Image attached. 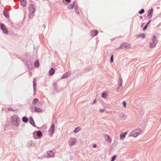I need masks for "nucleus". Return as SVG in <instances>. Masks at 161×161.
I'll return each instance as SVG.
<instances>
[{
  "label": "nucleus",
  "mask_w": 161,
  "mask_h": 161,
  "mask_svg": "<svg viewBox=\"0 0 161 161\" xmlns=\"http://www.w3.org/2000/svg\"><path fill=\"white\" fill-rule=\"evenodd\" d=\"M11 123L14 126H17L20 122V119L16 114L14 115L11 118Z\"/></svg>",
  "instance_id": "1"
},
{
  "label": "nucleus",
  "mask_w": 161,
  "mask_h": 161,
  "mask_svg": "<svg viewBox=\"0 0 161 161\" xmlns=\"http://www.w3.org/2000/svg\"><path fill=\"white\" fill-rule=\"evenodd\" d=\"M75 1H73L72 2V3L70 5L67 6V8L68 9H73L74 7H75Z\"/></svg>",
  "instance_id": "12"
},
{
  "label": "nucleus",
  "mask_w": 161,
  "mask_h": 161,
  "mask_svg": "<svg viewBox=\"0 0 161 161\" xmlns=\"http://www.w3.org/2000/svg\"><path fill=\"white\" fill-rule=\"evenodd\" d=\"M35 8L34 5L32 4L30 5L29 7V12L30 13L29 15V18H32L33 15L35 11Z\"/></svg>",
  "instance_id": "2"
},
{
  "label": "nucleus",
  "mask_w": 161,
  "mask_h": 161,
  "mask_svg": "<svg viewBox=\"0 0 161 161\" xmlns=\"http://www.w3.org/2000/svg\"><path fill=\"white\" fill-rule=\"evenodd\" d=\"M120 47H121V48H131L130 45L129 44L126 43H122L120 46Z\"/></svg>",
  "instance_id": "7"
},
{
  "label": "nucleus",
  "mask_w": 161,
  "mask_h": 161,
  "mask_svg": "<svg viewBox=\"0 0 161 161\" xmlns=\"http://www.w3.org/2000/svg\"><path fill=\"white\" fill-rule=\"evenodd\" d=\"M69 75V74L68 72H67L65 74H64L62 77L61 79H64L67 78L68 76Z\"/></svg>",
  "instance_id": "22"
},
{
  "label": "nucleus",
  "mask_w": 161,
  "mask_h": 161,
  "mask_svg": "<svg viewBox=\"0 0 161 161\" xmlns=\"http://www.w3.org/2000/svg\"><path fill=\"white\" fill-rule=\"evenodd\" d=\"M34 66L36 68H38L39 66V62L38 60H36L34 63Z\"/></svg>",
  "instance_id": "19"
},
{
  "label": "nucleus",
  "mask_w": 161,
  "mask_h": 161,
  "mask_svg": "<svg viewBox=\"0 0 161 161\" xmlns=\"http://www.w3.org/2000/svg\"><path fill=\"white\" fill-rule=\"evenodd\" d=\"M80 130H81V129H80V127H78L75 128L73 132L75 133H76L78 132H79Z\"/></svg>",
  "instance_id": "28"
},
{
  "label": "nucleus",
  "mask_w": 161,
  "mask_h": 161,
  "mask_svg": "<svg viewBox=\"0 0 161 161\" xmlns=\"http://www.w3.org/2000/svg\"><path fill=\"white\" fill-rule=\"evenodd\" d=\"M136 36L138 37H141L142 38H144L145 37V35L144 34L142 33L139 35H137Z\"/></svg>",
  "instance_id": "26"
},
{
  "label": "nucleus",
  "mask_w": 161,
  "mask_h": 161,
  "mask_svg": "<svg viewBox=\"0 0 161 161\" xmlns=\"http://www.w3.org/2000/svg\"><path fill=\"white\" fill-rule=\"evenodd\" d=\"M76 143V139L75 137H71L69 139V144L70 146H74Z\"/></svg>",
  "instance_id": "5"
},
{
  "label": "nucleus",
  "mask_w": 161,
  "mask_h": 161,
  "mask_svg": "<svg viewBox=\"0 0 161 161\" xmlns=\"http://www.w3.org/2000/svg\"><path fill=\"white\" fill-rule=\"evenodd\" d=\"M123 104V105L124 107H125L126 106V103L125 101H124L122 102Z\"/></svg>",
  "instance_id": "40"
},
{
  "label": "nucleus",
  "mask_w": 161,
  "mask_h": 161,
  "mask_svg": "<svg viewBox=\"0 0 161 161\" xmlns=\"http://www.w3.org/2000/svg\"><path fill=\"white\" fill-rule=\"evenodd\" d=\"M28 120V119L25 116H24L22 118V121L23 122L26 123Z\"/></svg>",
  "instance_id": "23"
},
{
  "label": "nucleus",
  "mask_w": 161,
  "mask_h": 161,
  "mask_svg": "<svg viewBox=\"0 0 161 161\" xmlns=\"http://www.w3.org/2000/svg\"><path fill=\"white\" fill-rule=\"evenodd\" d=\"M33 88L34 90V93H35V91H36V78L33 79Z\"/></svg>",
  "instance_id": "9"
},
{
  "label": "nucleus",
  "mask_w": 161,
  "mask_h": 161,
  "mask_svg": "<svg viewBox=\"0 0 161 161\" xmlns=\"http://www.w3.org/2000/svg\"><path fill=\"white\" fill-rule=\"evenodd\" d=\"M47 153L48 157H53L54 156V153L52 150L47 151Z\"/></svg>",
  "instance_id": "14"
},
{
  "label": "nucleus",
  "mask_w": 161,
  "mask_h": 161,
  "mask_svg": "<svg viewBox=\"0 0 161 161\" xmlns=\"http://www.w3.org/2000/svg\"><path fill=\"white\" fill-rule=\"evenodd\" d=\"M55 71L53 68H50L49 71V75L50 76L53 75L55 73Z\"/></svg>",
  "instance_id": "15"
},
{
  "label": "nucleus",
  "mask_w": 161,
  "mask_h": 161,
  "mask_svg": "<svg viewBox=\"0 0 161 161\" xmlns=\"http://www.w3.org/2000/svg\"><path fill=\"white\" fill-rule=\"evenodd\" d=\"M96 102H97V100H96V99H95L94 100V101H93V104H96Z\"/></svg>",
  "instance_id": "45"
},
{
  "label": "nucleus",
  "mask_w": 161,
  "mask_h": 161,
  "mask_svg": "<svg viewBox=\"0 0 161 161\" xmlns=\"http://www.w3.org/2000/svg\"><path fill=\"white\" fill-rule=\"evenodd\" d=\"M121 48V47H120V46L119 47H117L116 49V50H118L120 48Z\"/></svg>",
  "instance_id": "47"
},
{
  "label": "nucleus",
  "mask_w": 161,
  "mask_h": 161,
  "mask_svg": "<svg viewBox=\"0 0 161 161\" xmlns=\"http://www.w3.org/2000/svg\"><path fill=\"white\" fill-rule=\"evenodd\" d=\"M106 93L104 92L103 93L101 94L102 97L104 98H105L106 97Z\"/></svg>",
  "instance_id": "34"
},
{
  "label": "nucleus",
  "mask_w": 161,
  "mask_h": 161,
  "mask_svg": "<svg viewBox=\"0 0 161 161\" xmlns=\"http://www.w3.org/2000/svg\"><path fill=\"white\" fill-rule=\"evenodd\" d=\"M65 1L68 3H69L71 2V0H65Z\"/></svg>",
  "instance_id": "44"
},
{
  "label": "nucleus",
  "mask_w": 161,
  "mask_h": 161,
  "mask_svg": "<svg viewBox=\"0 0 161 161\" xmlns=\"http://www.w3.org/2000/svg\"><path fill=\"white\" fill-rule=\"evenodd\" d=\"M8 111H11L13 112H14L15 110L11 108H8Z\"/></svg>",
  "instance_id": "41"
},
{
  "label": "nucleus",
  "mask_w": 161,
  "mask_h": 161,
  "mask_svg": "<svg viewBox=\"0 0 161 161\" xmlns=\"http://www.w3.org/2000/svg\"><path fill=\"white\" fill-rule=\"evenodd\" d=\"M148 25H146L143 28V30L144 31L147 28Z\"/></svg>",
  "instance_id": "39"
},
{
  "label": "nucleus",
  "mask_w": 161,
  "mask_h": 161,
  "mask_svg": "<svg viewBox=\"0 0 161 161\" xmlns=\"http://www.w3.org/2000/svg\"><path fill=\"white\" fill-rule=\"evenodd\" d=\"M97 145L96 144H94L93 146V147L94 148H96V147Z\"/></svg>",
  "instance_id": "46"
},
{
  "label": "nucleus",
  "mask_w": 161,
  "mask_h": 161,
  "mask_svg": "<svg viewBox=\"0 0 161 161\" xmlns=\"http://www.w3.org/2000/svg\"><path fill=\"white\" fill-rule=\"evenodd\" d=\"M36 135L39 138H41L42 135V134L41 131L38 130L36 132Z\"/></svg>",
  "instance_id": "20"
},
{
  "label": "nucleus",
  "mask_w": 161,
  "mask_h": 161,
  "mask_svg": "<svg viewBox=\"0 0 161 161\" xmlns=\"http://www.w3.org/2000/svg\"><path fill=\"white\" fill-rule=\"evenodd\" d=\"M105 140L106 142L111 143V139L109 136L106 135L105 136Z\"/></svg>",
  "instance_id": "17"
},
{
  "label": "nucleus",
  "mask_w": 161,
  "mask_h": 161,
  "mask_svg": "<svg viewBox=\"0 0 161 161\" xmlns=\"http://www.w3.org/2000/svg\"><path fill=\"white\" fill-rule=\"evenodd\" d=\"M91 69V68L90 67H88L86 68L85 70L86 71H89Z\"/></svg>",
  "instance_id": "37"
},
{
  "label": "nucleus",
  "mask_w": 161,
  "mask_h": 161,
  "mask_svg": "<svg viewBox=\"0 0 161 161\" xmlns=\"http://www.w3.org/2000/svg\"><path fill=\"white\" fill-rule=\"evenodd\" d=\"M114 62L113 55H112L110 57V62L112 63Z\"/></svg>",
  "instance_id": "36"
},
{
  "label": "nucleus",
  "mask_w": 161,
  "mask_h": 161,
  "mask_svg": "<svg viewBox=\"0 0 161 161\" xmlns=\"http://www.w3.org/2000/svg\"><path fill=\"white\" fill-rule=\"evenodd\" d=\"M153 11V9L151 8L147 12V16L149 19L151 18L152 16V13Z\"/></svg>",
  "instance_id": "10"
},
{
  "label": "nucleus",
  "mask_w": 161,
  "mask_h": 161,
  "mask_svg": "<svg viewBox=\"0 0 161 161\" xmlns=\"http://www.w3.org/2000/svg\"><path fill=\"white\" fill-rule=\"evenodd\" d=\"M29 122L31 124L33 127H36V125L33 119V118L31 116H30L29 118Z\"/></svg>",
  "instance_id": "11"
},
{
  "label": "nucleus",
  "mask_w": 161,
  "mask_h": 161,
  "mask_svg": "<svg viewBox=\"0 0 161 161\" xmlns=\"http://www.w3.org/2000/svg\"><path fill=\"white\" fill-rule=\"evenodd\" d=\"M34 108H35L34 111L35 112H40L42 111V110L41 108H38L35 106L34 107Z\"/></svg>",
  "instance_id": "16"
},
{
  "label": "nucleus",
  "mask_w": 161,
  "mask_h": 161,
  "mask_svg": "<svg viewBox=\"0 0 161 161\" xmlns=\"http://www.w3.org/2000/svg\"><path fill=\"white\" fill-rule=\"evenodd\" d=\"M127 134V132H125L123 134H121L120 135V139L123 140L125 138L126 135Z\"/></svg>",
  "instance_id": "18"
},
{
  "label": "nucleus",
  "mask_w": 161,
  "mask_h": 161,
  "mask_svg": "<svg viewBox=\"0 0 161 161\" xmlns=\"http://www.w3.org/2000/svg\"><path fill=\"white\" fill-rule=\"evenodd\" d=\"M54 88L53 90L55 91H57L58 90L57 87V84L56 83H53Z\"/></svg>",
  "instance_id": "29"
},
{
  "label": "nucleus",
  "mask_w": 161,
  "mask_h": 161,
  "mask_svg": "<svg viewBox=\"0 0 161 161\" xmlns=\"http://www.w3.org/2000/svg\"><path fill=\"white\" fill-rule=\"evenodd\" d=\"M26 64H27V66L29 68V69H30V67H29V65H28V64H27V62L26 63Z\"/></svg>",
  "instance_id": "49"
},
{
  "label": "nucleus",
  "mask_w": 161,
  "mask_h": 161,
  "mask_svg": "<svg viewBox=\"0 0 161 161\" xmlns=\"http://www.w3.org/2000/svg\"><path fill=\"white\" fill-rule=\"evenodd\" d=\"M98 33V31L97 30H94L91 31V35L92 36L94 37L96 36Z\"/></svg>",
  "instance_id": "13"
},
{
  "label": "nucleus",
  "mask_w": 161,
  "mask_h": 161,
  "mask_svg": "<svg viewBox=\"0 0 161 161\" xmlns=\"http://www.w3.org/2000/svg\"><path fill=\"white\" fill-rule=\"evenodd\" d=\"M75 11L76 13L79 14H80V13L79 12V9H78V7L77 5H75Z\"/></svg>",
  "instance_id": "27"
},
{
  "label": "nucleus",
  "mask_w": 161,
  "mask_h": 161,
  "mask_svg": "<svg viewBox=\"0 0 161 161\" xmlns=\"http://www.w3.org/2000/svg\"><path fill=\"white\" fill-rule=\"evenodd\" d=\"M32 141H30L27 143V146L28 147H30L32 146Z\"/></svg>",
  "instance_id": "31"
},
{
  "label": "nucleus",
  "mask_w": 161,
  "mask_h": 161,
  "mask_svg": "<svg viewBox=\"0 0 161 161\" xmlns=\"http://www.w3.org/2000/svg\"><path fill=\"white\" fill-rule=\"evenodd\" d=\"M39 99L37 98H35L33 101L32 103L33 105H36L38 102Z\"/></svg>",
  "instance_id": "25"
},
{
  "label": "nucleus",
  "mask_w": 161,
  "mask_h": 161,
  "mask_svg": "<svg viewBox=\"0 0 161 161\" xmlns=\"http://www.w3.org/2000/svg\"><path fill=\"white\" fill-rule=\"evenodd\" d=\"M35 132H34L33 133V135L34 136V135H35Z\"/></svg>",
  "instance_id": "50"
},
{
  "label": "nucleus",
  "mask_w": 161,
  "mask_h": 161,
  "mask_svg": "<svg viewBox=\"0 0 161 161\" xmlns=\"http://www.w3.org/2000/svg\"><path fill=\"white\" fill-rule=\"evenodd\" d=\"M55 125L54 124H53L51 127V128L49 130V132L50 133L51 136H52L54 133Z\"/></svg>",
  "instance_id": "8"
},
{
  "label": "nucleus",
  "mask_w": 161,
  "mask_h": 161,
  "mask_svg": "<svg viewBox=\"0 0 161 161\" xmlns=\"http://www.w3.org/2000/svg\"><path fill=\"white\" fill-rule=\"evenodd\" d=\"M105 110V109H100L99 110V111L100 112H103Z\"/></svg>",
  "instance_id": "42"
},
{
  "label": "nucleus",
  "mask_w": 161,
  "mask_h": 161,
  "mask_svg": "<svg viewBox=\"0 0 161 161\" xmlns=\"http://www.w3.org/2000/svg\"><path fill=\"white\" fill-rule=\"evenodd\" d=\"M119 86H118L117 89V91L119 92L120 91L122 88V86H120L119 84Z\"/></svg>",
  "instance_id": "32"
},
{
  "label": "nucleus",
  "mask_w": 161,
  "mask_h": 161,
  "mask_svg": "<svg viewBox=\"0 0 161 161\" xmlns=\"http://www.w3.org/2000/svg\"><path fill=\"white\" fill-rule=\"evenodd\" d=\"M3 14L4 16L6 18H8L9 17V13L7 11L4 10L3 11Z\"/></svg>",
  "instance_id": "21"
},
{
  "label": "nucleus",
  "mask_w": 161,
  "mask_h": 161,
  "mask_svg": "<svg viewBox=\"0 0 161 161\" xmlns=\"http://www.w3.org/2000/svg\"><path fill=\"white\" fill-rule=\"evenodd\" d=\"M151 20L150 19V20L146 24V25H148L150 23V22H151Z\"/></svg>",
  "instance_id": "43"
},
{
  "label": "nucleus",
  "mask_w": 161,
  "mask_h": 161,
  "mask_svg": "<svg viewBox=\"0 0 161 161\" xmlns=\"http://www.w3.org/2000/svg\"><path fill=\"white\" fill-rule=\"evenodd\" d=\"M0 27L1 30L3 31V33L5 34H8V31L7 28L5 27L4 24L2 23L0 24Z\"/></svg>",
  "instance_id": "6"
},
{
  "label": "nucleus",
  "mask_w": 161,
  "mask_h": 161,
  "mask_svg": "<svg viewBox=\"0 0 161 161\" xmlns=\"http://www.w3.org/2000/svg\"><path fill=\"white\" fill-rule=\"evenodd\" d=\"M20 4L23 7H25L26 6V1H21L20 2Z\"/></svg>",
  "instance_id": "30"
},
{
  "label": "nucleus",
  "mask_w": 161,
  "mask_h": 161,
  "mask_svg": "<svg viewBox=\"0 0 161 161\" xmlns=\"http://www.w3.org/2000/svg\"><path fill=\"white\" fill-rule=\"evenodd\" d=\"M116 158V155H114L111 158V160L110 161H114Z\"/></svg>",
  "instance_id": "35"
},
{
  "label": "nucleus",
  "mask_w": 161,
  "mask_h": 161,
  "mask_svg": "<svg viewBox=\"0 0 161 161\" xmlns=\"http://www.w3.org/2000/svg\"><path fill=\"white\" fill-rule=\"evenodd\" d=\"M21 1H26L25 0H21Z\"/></svg>",
  "instance_id": "51"
},
{
  "label": "nucleus",
  "mask_w": 161,
  "mask_h": 161,
  "mask_svg": "<svg viewBox=\"0 0 161 161\" xmlns=\"http://www.w3.org/2000/svg\"><path fill=\"white\" fill-rule=\"evenodd\" d=\"M34 106H31L30 108V111L32 112H34V110H33V108H34Z\"/></svg>",
  "instance_id": "38"
},
{
  "label": "nucleus",
  "mask_w": 161,
  "mask_h": 161,
  "mask_svg": "<svg viewBox=\"0 0 161 161\" xmlns=\"http://www.w3.org/2000/svg\"><path fill=\"white\" fill-rule=\"evenodd\" d=\"M141 130L140 129H136L133 130L129 134L130 136L136 137L141 133Z\"/></svg>",
  "instance_id": "3"
},
{
  "label": "nucleus",
  "mask_w": 161,
  "mask_h": 161,
  "mask_svg": "<svg viewBox=\"0 0 161 161\" xmlns=\"http://www.w3.org/2000/svg\"><path fill=\"white\" fill-rule=\"evenodd\" d=\"M145 12V10L144 9H142L139 11V14H142Z\"/></svg>",
  "instance_id": "33"
},
{
  "label": "nucleus",
  "mask_w": 161,
  "mask_h": 161,
  "mask_svg": "<svg viewBox=\"0 0 161 161\" xmlns=\"http://www.w3.org/2000/svg\"><path fill=\"white\" fill-rule=\"evenodd\" d=\"M119 81L118 83V84L120 85V86L122 85V83L123 82V80L122 77L121 75H120L119 77Z\"/></svg>",
  "instance_id": "24"
},
{
  "label": "nucleus",
  "mask_w": 161,
  "mask_h": 161,
  "mask_svg": "<svg viewBox=\"0 0 161 161\" xmlns=\"http://www.w3.org/2000/svg\"><path fill=\"white\" fill-rule=\"evenodd\" d=\"M42 26H43V27L44 28H44H45V27H46V25H45V24H43V25Z\"/></svg>",
  "instance_id": "48"
},
{
  "label": "nucleus",
  "mask_w": 161,
  "mask_h": 161,
  "mask_svg": "<svg viewBox=\"0 0 161 161\" xmlns=\"http://www.w3.org/2000/svg\"><path fill=\"white\" fill-rule=\"evenodd\" d=\"M158 43V40L155 36L153 35L152 38V42L150 43V47L151 48H153L155 47Z\"/></svg>",
  "instance_id": "4"
}]
</instances>
